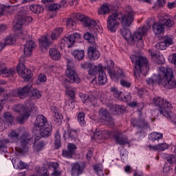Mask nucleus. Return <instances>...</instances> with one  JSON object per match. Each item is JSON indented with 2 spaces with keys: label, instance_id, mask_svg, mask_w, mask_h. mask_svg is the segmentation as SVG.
Masks as SVG:
<instances>
[{
  "label": "nucleus",
  "instance_id": "1",
  "mask_svg": "<svg viewBox=\"0 0 176 176\" xmlns=\"http://www.w3.org/2000/svg\"><path fill=\"white\" fill-rule=\"evenodd\" d=\"M160 73L157 75H154L153 77L148 78L146 80L147 85L149 86H154V85H159L165 89L173 87V85L170 84V78H173V69L168 66L160 67Z\"/></svg>",
  "mask_w": 176,
  "mask_h": 176
},
{
  "label": "nucleus",
  "instance_id": "2",
  "mask_svg": "<svg viewBox=\"0 0 176 176\" xmlns=\"http://www.w3.org/2000/svg\"><path fill=\"white\" fill-rule=\"evenodd\" d=\"M130 59L135 65L133 68L135 78H140V74L144 75V76L148 75L149 63L146 57L141 55L133 54L130 56Z\"/></svg>",
  "mask_w": 176,
  "mask_h": 176
},
{
  "label": "nucleus",
  "instance_id": "3",
  "mask_svg": "<svg viewBox=\"0 0 176 176\" xmlns=\"http://www.w3.org/2000/svg\"><path fill=\"white\" fill-rule=\"evenodd\" d=\"M153 103L160 112V115L168 117V111L173 109L171 102H168V100L161 97H155L153 100Z\"/></svg>",
  "mask_w": 176,
  "mask_h": 176
},
{
  "label": "nucleus",
  "instance_id": "4",
  "mask_svg": "<svg viewBox=\"0 0 176 176\" xmlns=\"http://www.w3.org/2000/svg\"><path fill=\"white\" fill-rule=\"evenodd\" d=\"M52 124H48L41 128L37 126L36 129H32V133L35 135L34 144H36V141H39L41 138H49L52 135Z\"/></svg>",
  "mask_w": 176,
  "mask_h": 176
},
{
  "label": "nucleus",
  "instance_id": "5",
  "mask_svg": "<svg viewBox=\"0 0 176 176\" xmlns=\"http://www.w3.org/2000/svg\"><path fill=\"white\" fill-rule=\"evenodd\" d=\"M25 61V57L21 56L19 58V63L16 66V71L21 78L24 79L25 82H29V80L32 78V72L31 69H27L24 65Z\"/></svg>",
  "mask_w": 176,
  "mask_h": 176
},
{
  "label": "nucleus",
  "instance_id": "6",
  "mask_svg": "<svg viewBox=\"0 0 176 176\" xmlns=\"http://www.w3.org/2000/svg\"><path fill=\"white\" fill-rule=\"evenodd\" d=\"M146 32H148V28L146 26L140 27L133 33V35L131 34V37L126 38L125 41H126L129 46H134L136 42L142 41V37Z\"/></svg>",
  "mask_w": 176,
  "mask_h": 176
},
{
  "label": "nucleus",
  "instance_id": "7",
  "mask_svg": "<svg viewBox=\"0 0 176 176\" xmlns=\"http://www.w3.org/2000/svg\"><path fill=\"white\" fill-rule=\"evenodd\" d=\"M79 39H80V34L76 32L73 33L67 36H65L60 41V49H61V50L65 49V43L67 44L68 49L72 47L75 42Z\"/></svg>",
  "mask_w": 176,
  "mask_h": 176
},
{
  "label": "nucleus",
  "instance_id": "8",
  "mask_svg": "<svg viewBox=\"0 0 176 176\" xmlns=\"http://www.w3.org/2000/svg\"><path fill=\"white\" fill-rule=\"evenodd\" d=\"M133 23L134 21V17L132 13H129L126 15L120 16L118 13H113L109 16L107 23Z\"/></svg>",
  "mask_w": 176,
  "mask_h": 176
},
{
  "label": "nucleus",
  "instance_id": "9",
  "mask_svg": "<svg viewBox=\"0 0 176 176\" xmlns=\"http://www.w3.org/2000/svg\"><path fill=\"white\" fill-rule=\"evenodd\" d=\"M66 21L67 23H75L76 21H80V23H96V21L81 12H73L67 19Z\"/></svg>",
  "mask_w": 176,
  "mask_h": 176
},
{
  "label": "nucleus",
  "instance_id": "10",
  "mask_svg": "<svg viewBox=\"0 0 176 176\" xmlns=\"http://www.w3.org/2000/svg\"><path fill=\"white\" fill-rule=\"evenodd\" d=\"M14 112H17L18 113H20L23 111V116L19 118V123L21 124L22 123H24V121L25 119H28L30 116H31L32 111L31 109L28 107H25V106H23L21 104H16L14 107Z\"/></svg>",
  "mask_w": 176,
  "mask_h": 176
},
{
  "label": "nucleus",
  "instance_id": "11",
  "mask_svg": "<svg viewBox=\"0 0 176 176\" xmlns=\"http://www.w3.org/2000/svg\"><path fill=\"white\" fill-rule=\"evenodd\" d=\"M111 91L113 93V95L117 100L119 101H123L124 102H129L131 101V94L127 91H120L116 87H112Z\"/></svg>",
  "mask_w": 176,
  "mask_h": 176
},
{
  "label": "nucleus",
  "instance_id": "12",
  "mask_svg": "<svg viewBox=\"0 0 176 176\" xmlns=\"http://www.w3.org/2000/svg\"><path fill=\"white\" fill-rule=\"evenodd\" d=\"M23 25L24 23H16L13 26L14 35L16 38H20L23 41H27V39H30V35L27 31H23L21 28H23Z\"/></svg>",
  "mask_w": 176,
  "mask_h": 176
},
{
  "label": "nucleus",
  "instance_id": "13",
  "mask_svg": "<svg viewBox=\"0 0 176 176\" xmlns=\"http://www.w3.org/2000/svg\"><path fill=\"white\" fill-rule=\"evenodd\" d=\"M76 145L74 143H68L67 149H63L62 151V156L66 159H72V156L76 155Z\"/></svg>",
  "mask_w": 176,
  "mask_h": 176
},
{
  "label": "nucleus",
  "instance_id": "14",
  "mask_svg": "<svg viewBox=\"0 0 176 176\" xmlns=\"http://www.w3.org/2000/svg\"><path fill=\"white\" fill-rule=\"evenodd\" d=\"M87 166V164L85 162H82L80 163L76 162L74 164L71 174L72 176H79L83 174V171H85V168Z\"/></svg>",
  "mask_w": 176,
  "mask_h": 176
},
{
  "label": "nucleus",
  "instance_id": "15",
  "mask_svg": "<svg viewBox=\"0 0 176 176\" xmlns=\"http://www.w3.org/2000/svg\"><path fill=\"white\" fill-rule=\"evenodd\" d=\"M67 130L63 131L64 140H71V141H75L78 138V130L71 129L69 124H66Z\"/></svg>",
  "mask_w": 176,
  "mask_h": 176
},
{
  "label": "nucleus",
  "instance_id": "16",
  "mask_svg": "<svg viewBox=\"0 0 176 176\" xmlns=\"http://www.w3.org/2000/svg\"><path fill=\"white\" fill-rule=\"evenodd\" d=\"M3 120L2 118H0V131H2L3 130V127L5 126H10L13 124V122L14 120V117L12 116V113L10 112H6L3 114Z\"/></svg>",
  "mask_w": 176,
  "mask_h": 176
},
{
  "label": "nucleus",
  "instance_id": "17",
  "mask_svg": "<svg viewBox=\"0 0 176 176\" xmlns=\"http://www.w3.org/2000/svg\"><path fill=\"white\" fill-rule=\"evenodd\" d=\"M30 142H31V135L27 132L23 133L20 138L21 152H27L28 151Z\"/></svg>",
  "mask_w": 176,
  "mask_h": 176
},
{
  "label": "nucleus",
  "instance_id": "18",
  "mask_svg": "<svg viewBox=\"0 0 176 176\" xmlns=\"http://www.w3.org/2000/svg\"><path fill=\"white\" fill-rule=\"evenodd\" d=\"M99 115L100 116V122H104V123H107L110 126H113L114 122L113 118L111 116V114L108 111L104 109H101L99 112Z\"/></svg>",
  "mask_w": 176,
  "mask_h": 176
},
{
  "label": "nucleus",
  "instance_id": "19",
  "mask_svg": "<svg viewBox=\"0 0 176 176\" xmlns=\"http://www.w3.org/2000/svg\"><path fill=\"white\" fill-rule=\"evenodd\" d=\"M53 42L47 37V36H41L38 39V45L41 52H46L50 47Z\"/></svg>",
  "mask_w": 176,
  "mask_h": 176
},
{
  "label": "nucleus",
  "instance_id": "20",
  "mask_svg": "<svg viewBox=\"0 0 176 176\" xmlns=\"http://www.w3.org/2000/svg\"><path fill=\"white\" fill-rule=\"evenodd\" d=\"M113 138L118 145H127L129 144V138L122 133L118 132L114 134Z\"/></svg>",
  "mask_w": 176,
  "mask_h": 176
},
{
  "label": "nucleus",
  "instance_id": "21",
  "mask_svg": "<svg viewBox=\"0 0 176 176\" xmlns=\"http://www.w3.org/2000/svg\"><path fill=\"white\" fill-rule=\"evenodd\" d=\"M121 25L122 27L120 29V32L122 36L126 40L131 36V31H130V27H131V23H122Z\"/></svg>",
  "mask_w": 176,
  "mask_h": 176
},
{
  "label": "nucleus",
  "instance_id": "22",
  "mask_svg": "<svg viewBox=\"0 0 176 176\" xmlns=\"http://www.w3.org/2000/svg\"><path fill=\"white\" fill-rule=\"evenodd\" d=\"M47 124H49V122H47V118H46L43 115L39 114L36 118L34 126L32 130H35L36 127L40 129L41 127H43Z\"/></svg>",
  "mask_w": 176,
  "mask_h": 176
},
{
  "label": "nucleus",
  "instance_id": "23",
  "mask_svg": "<svg viewBox=\"0 0 176 176\" xmlns=\"http://www.w3.org/2000/svg\"><path fill=\"white\" fill-rule=\"evenodd\" d=\"M30 91H31V86L25 85L16 90V96L19 97V98L24 100V98L28 96Z\"/></svg>",
  "mask_w": 176,
  "mask_h": 176
},
{
  "label": "nucleus",
  "instance_id": "24",
  "mask_svg": "<svg viewBox=\"0 0 176 176\" xmlns=\"http://www.w3.org/2000/svg\"><path fill=\"white\" fill-rule=\"evenodd\" d=\"M65 74L67 78L69 79L70 83H74L75 82H78L79 77L78 76V74L76 71L72 68H67L65 71Z\"/></svg>",
  "mask_w": 176,
  "mask_h": 176
},
{
  "label": "nucleus",
  "instance_id": "25",
  "mask_svg": "<svg viewBox=\"0 0 176 176\" xmlns=\"http://www.w3.org/2000/svg\"><path fill=\"white\" fill-rule=\"evenodd\" d=\"M35 49V43L30 40L26 42V44L24 45L23 53L27 57H30L32 54V51Z\"/></svg>",
  "mask_w": 176,
  "mask_h": 176
},
{
  "label": "nucleus",
  "instance_id": "26",
  "mask_svg": "<svg viewBox=\"0 0 176 176\" xmlns=\"http://www.w3.org/2000/svg\"><path fill=\"white\" fill-rule=\"evenodd\" d=\"M12 163L15 167V168H19V170H24V169H28L30 168V165L23 161H21L20 159H12Z\"/></svg>",
  "mask_w": 176,
  "mask_h": 176
},
{
  "label": "nucleus",
  "instance_id": "27",
  "mask_svg": "<svg viewBox=\"0 0 176 176\" xmlns=\"http://www.w3.org/2000/svg\"><path fill=\"white\" fill-rule=\"evenodd\" d=\"M14 68L12 67L10 69H8L6 65H5L3 62H0V75L12 76V75H14Z\"/></svg>",
  "mask_w": 176,
  "mask_h": 176
},
{
  "label": "nucleus",
  "instance_id": "28",
  "mask_svg": "<svg viewBox=\"0 0 176 176\" xmlns=\"http://www.w3.org/2000/svg\"><path fill=\"white\" fill-rule=\"evenodd\" d=\"M88 58L91 60H98L100 58V52L97 50V48L94 47H89L87 51Z\"/></svg>",
  "mask_w": 176,
  "mask_h": 176
},
{
  "label": "nucleus",
  "instance_id": "29",
  "mask_svg": "<svg viewBox=\"0 0 176 176\" xmlns=\"http://www.w3.org/2000/svg\"><path fill=\"white\" fill-rule=\"evenodd\" d=\"M80 98H81L84 104H89V102H94L96 101V96L91 94H80Z\"/></svg>",
  "mask_w": 176,
  "mask_h": 176
},
{
  "label": "nucleus",
  "instance_id": "30",
  "mask_svg": "<svg viewBox=\"0 0 176 176\" xmlns=\"http://www.w3.org/2000/svg\"><path fill=\"white\" fill-rule=\"evenodd\" d=\"M153 30L155 35H162L164 34V24L154 23L153 25Z\"/></svg>",
  "mask_w": 176,
  "mask_h": 176
},
{
  "label": "nucleus",
  "instance_id": "31",
  "mask_svg": "<svg viewBox=\"0 0 176 176\" xmlns=\"http://www.w3.org/2000/svg\"><path fill=\"white\" fill-rule=\"evenodd\" d=\"M63 28H56L54 29L50 34L51 41H57L63 34Z\"/></svg>",
  "mask_w": 176,
  "mask_h": 176
},
{
  "label": "nucleus",
  "instance_id": "32",
  "mask_svg": "<svg viewBox=\"0 0 176 176\" xmlns=\"http://www.w3.org/2000/svg\"><path fill=\"white\" fill-rule=\"evenodd\" d=\"M102 69H104L102 67V64L100 63L98 66H91L88 70V74L91 76H94V75H97L98 72L100 74Z\"/></svg>",
  "mask_w": 176,
  "mask_h": 176
},
{
  "label": "nucleus",
  "instance_id": "33",
  "mask_svg": "<svg viewBox=\"0 0 176 176\" xmlns=\"http://www.w3.org/2000/svg\"><path fill=\"white\" fill-rule=\"evenodd\" d=\"M32 18L30 16L16 15L14 19V23H32Z\"/></svg>",
  "mask_w": 176,
  "mask_h": 176
},
{
  "label": "nucleus",
  "instance_id": "34",
  "mask_svg": "<svg viewBox=\"0 0 176 176\" xmlns=\"http://www.w3.org/2000/svg\"><path fill=\"white\" fill-rule=\"evenodd\" d=\"M19 137H20V134H19L15 131H12L8 135V138L6 139V143L12 144L16 142L19 140Z\"/></svg>",
  "mask_w": 176,
  "mask_h": 176
},
{
  "label": "nucleus",
  "instance_id": "35",
  "mask_svg": "<svg viewBox=\"0 0 176 176\" xmlns=\"http://www.w3.org/2000/svg\"><path fill=\"white\" fill-rule=\"evenodd\" d=\"M110 111L113 115H119V113H123L124 109L119 104H112L110 106Z\"/></svg>",
  "mask_w": 176,
  "mask_h": 176
},
{
  "label": "nucleus",
  "instance_id": "36",
  "mask_svg": "<svg viewBox=\"0 0 176 176\" xmlns=\"http://www.w3.org/2000/svg\"><path fill=\"white\" fill-rule=\"evenodd\" d=\"M106 64L104 69H107L108 74L111 76L115 72V63L112 60H108L106 61Z\"/></svg>",
  "mask_w": 176,
  "mask_h": 176
},
{
  "label": "nucleus",
  "instance_id": "37",
  "mask_svg": "<svg viewBox=\"0 0 176 176\" xmlns=\"http://www.w3.org/2000/svg\"><path fill=\"white\" fill-rule=\"evenodd\" d=\"M50 57L52 60H58L59 58H61V54L60 52L56 48H51L49 51Z\"/></svg>",
  "mask_w": 176,
  "mask_h": 176
},
{
  "label": "nucleus",
  "instance_id": "38",
  "mask_svg": "<svg viewBox=\"0 0 176 176\" xmlns=\"http://www.w3.org/2000/svg\"><path fill=\"white\" fill-rule=\"evenodd\" d=\"M61 148V136L60 132L56 131L54 134V149H60Z\"/></svg>",
  "mask_w": 176,
  "mask_h": 176
},
{
  "label": "nucleus",
  "instance_id": "39",
  "mask_svg": "<svg viewBox=\"0 0 176 176\" xmlns=\"http://www.w3.org/2000/svg\"><path fill=\"white\" fill-rule=\"evenodd\" d=\"M72 54L74 56L75 60L80 61L81 60H83V58L85 57V50H76L73 51Z\"/></svg>",
  "mask_w": 176,
  "mask_h": 176
},
{
  "label": "nucleus",
  "instance_id": "40",
  "mask_svg": "<svg viewBox=\"0 0 176 176\" xmlns=\"http://www.w3.org/2000/svg\"><path fill=\"white\" fill-rule=\"evenodd\" d=\"M111 78H114L115 79H120V80H122V79H124V78L126 77V74H124V72H123V71H122V69H119L117 72H113V73H112L111 74Z\"/></svg>",
  "mask_w": 176,
  "mask_h": 176
},
{
  "label": "nucleus",
  "instance_id": "41",
  "mask_svg": "<svg viewBox=\"0 0 176 176\" xmlns=\"http://www.w3.org/2000/svg\"><path fill=\"white\" fill-rule=\"evenodd\" d=\"M107 74L104 72V69L99 73V76L98 77V82L99 85H104L107 83Z\"/></svg>",
  "mask_w": 176,
  "mask_h": 176
},
{
  "label": "nucleus",
  "instance_id": "42",
  "mask_svg": "<svg viewBox=\"0 0 176 176\" xmlns=\"http://www.w3.org/2000/svg\"><path fill=\"white\" fill-rule=\"evenodd\" d=\"M162 138H163V134L159 133L157 132L151 133L148 135V139L150 141H152V142L159 141V140H162Z\"/></svg>",
  "mask_w": 176,
  "mask_h": 176
},
{
  "label": "nucleus",
  "instance_id": "43",
  "mask_svg": "<svg viewBox=\"0 0 176 176\" xmlns=\"http://www.w3.org/2000/svg\"><path fill=\"white\" fill-rule=\"evenodd\" d=\"M109 13V6L107 3H104L100 8L98 9V14H107Z\"/></svg>",
  "mask_w": 176,
  "mask_h": 176
},
{
  "label": "nucleus",
  "instance_id": "44",
  "mask_svg": "<svg viewBox=\"0 0 176 176\" xmlns=\"http://www.w3.org/2000/svg\"><path fill=\"white\" fill-rule=\"evenodd\" d=\"M164 157L169 164H176V155L164 154Z\"/></svg>",
  "mask_w": 176,
  "mask_h": 176
},
{
  "label": "nucleus",
  "instance_id": "45",
  "mask_svg": "<svg viewBox=\"0 0 176 176\" xmlns=\"http://www.w3.org/2000/svg\"><path fill=\"white\" fill-rule=\"evenodd\" d=\"M85 117L86 114H85V112L83 111H81L78 114V122L81 126H86V121L85 120Z\"/></svg>",
  "mask_w": 176,
  "mask_h": 176
},
{
  "label": "nucleus",
  "instance_id": "46",
  "mask_svg": "<svg viewBox=\"0 0 176 176\" xmlns=\"http://www.w3.org/2000/svg\"><path fill=\"white\" fill-rule=\"evenodd\" d=\"M53 123L60 126L63 123V116L60 113L54 115Z\"/></svg>",
  "mask_w": 176,
  "mask_h": 176
},
{
  "label": "nucleus",
  "instance_id": "47",
  "mask_svg": "<svg viewBox=\"0 0 176 176\" xmlns=\"http://www.w3.org/2000/svg\"><path fill=\"white\" fill-rule=\"evenodd\" d=\"M119 24H120L119 23H108L107 30L110 31V32H116V30Z\"/></svg>",
  "mask_w": 176,
  "mask_h": 176
},
{
  "label": "nucleus",
  "instance_id": "48",
  "mask_svg": "<svg viewBox=\"0 0 176 176\" xmlns=\"http://www.w3.org/2000/svg\"><path fill=\"white\" fill-rule=\"evenodd\" d=\"M6 140H0V153H6L8 152V143H6Z\"/></svg>",
  "mask_w": 176,
  "mask_h": 176
},
{
  "label": "nucleus",
  "instance_id": "49",
  "mask_svg": "<svg viewBox=\"0 0 176 176\" xmlns=\"http://www.w3.org/2000/svg\"><path fill=\"white\" fill-rule=\"evenodd\" d=\"M43 148H45V142L41 141L34 144V149L36 152H41Z\"/></svg>",
  "mask_w": 176,
  "mask_h": 176
},
{
  "label": "nucleus",
  "instance_id": "50",
  "mask_svg": "<svg viewBox=\"0 0 176 176\" xmlns=\"http://www.w3.org/2000/svg\"><path fill=\"white\" fill-rule=\"evenodd\" d=\"M14 42H16L14 37H13L12 35H10L6 37L4 45L6 46V45H8V46H10L11 45H14Z\"/></svg>",
  "mask_w": 176,
  "mask_h": 176
},
{
  "label": "nucleus",
  "instance_id": "51",
  "mask_svg": "<svg viewBox=\"0 0 176 176\" xmlns=\"http://www.w3.org/2000/svg\"><path fill=\"white\" fill-rule=\"evenodd\" d=\"M160 23H171V16L168 15L159 16Z\"/></svg>",
  "mask_w": 176,
  "mask_h": 176
},
{
  "label": "nucleus",
  "instance_id": "52",
  "mask_svg": "<svg viewBox=\"0 0 176 176\" xmlns=\"http://www.w3.org/2000/svg\"><path fill=\"white\" fill-rule=\"evenodd\" d=\"M10 12V7L0 6V16L6 14V13H9Z\"/></svg>",
  "mask_w": 176,
  "mask_h": 176
},
{
  "label": "nucleus",
  "instance_id": "53",
  "mask_svg": "<svg viewBox=\"0 0 176 176\" xmlns=\"http://www.w3.org/2000/svg\"><path fill=\"white\" fill-rule=\"evenodd\" d=\"M94 170L96 174L98 176L104 175V173L102 172V168L98 164H96L94 166Z\"/></svg>",
  "mask_w": 176,
  "mask_h": 176
},
{
  "label": "nucleus",
  "instance_id": "54",
  "mask_svg": "<svg viewBox=\"0 0 176 176\" xmlns=\"http://www.w3.org/2000/svg\"><path fill=\"white\" fill-rule=\"evenodd\" d=\"M155 48L157 49L158 50H166V49H167V45H166L164 41L162 40L155 45Z\"/></svg>",
  "mask_w": 176,
  "mask_h": 176
},
{
  "label": "nucleus",
  "instance_id": "55",
  "mask_svg": "<svg viewBox=\"0 0 176 176\" xmlns=\"http://www.w3.org/2000/svg\"><path fill=\"white\" fill-rule=\"evenodd\" d=\"M138 129H148V123L144 119L139 118Z\"/></svg>",
  "mask_w": 176,
  "mask_h": 176
},
{
  "label": "nucleus",
  "instance_id": "56",
  "mask_svg": "<svg viewBox=\"0 0 176 176\" xmlns=\"http://www.w3.org/2000/svg\"><path fill=\"white\" fill-rule=\"evenodd\" d=\"M60 8H61L60 4L52 3L49 6L48 9L50 12H56V10H58Z\"/></svg>",
  "mask_w": 176,
  "mask_h": 176
},
{
  "label": "nucleus",
  "instance_id": "57",
  "mask_svg": "<svg viewBox=\"0 0 176 176\" xmlns=\"http://www.w3.org/2000/svg\"><path fill=\"white\" fill-rule=\"evenodd\" d=\"M32 97L34 98V100H38L42 97V95H41V92L38 89H33L31 91Z\"/></svg>",
  "mask_w": 176,
  "mask_h": 176
},
{
  "label": "nucleus",
  "instance_id": "58",
  "mask_svg": "<svg viewBox=\"0 0 176 176\" xmlns=\"http://www.w3.org/2000/svg\"><path fill=\"white\" fill-rule=\"evenodd\" d=\"M84 39H85V41H89V43H91V42H94V36L89 32H86L84 34Z\"/></svg>",
  "mask_w": 176,
  "mask_h": 176
},
{
  "label": "nucleus",
  "instance_id": "59",
  "mask_svg": "<svg viewBox=\"0 0 176 176\" xmlns=\"http://www.w3.org/2000/svg\"><path fill=\"white\" fill-rule=\"evenodd\" d=\"M163 39V41L164 43H165V45L167 47H168V46H170V45H173V38L168 36H165Z\"/></svg>",
  "mask_w": 176,
  "mask_h": 176
},
{
  "label": "nucleus",
  "instance_id": "60",
  "mask_svg": "<svg viewBox=\"0 0 176 176\" xmlns=\"http://www.w3.org/2000/svg\"><path fill=\"white\" fill-rule=\"evenodd\" d=\"M166 5V0H157L154 6L155 9H159V8H163Z\"/></svg>",
  "mask_w": 176,
  "mask_h": 176
},
{
  "label": "nucleus",
  "instance_id": "61",
  "mask_svg": "<svg viewBox=\"0 0 176 176\" xmlns=\"http://www.w3.org/2000/svg\"><path fill=\"white\" fill-rule=\"evenodd\" d=\"M157 64H161L163 65L166 63V60L164 59V56L163 55H159L156 59Z\"/></svg>",
  "mask_w": 176,
  "mask_h": 176
},
{
  "label": "nucleus",
  "instance_id": "62",
  "mask_svg": "<svg viewBox=\"0 0 176 176\" xmlns=\"http://www.w3.org/2000/svg\"><path fill=\"white\" fill-rule=\"evenodd\" d=\"M169 63L174 64V65L176 67V53L172 54L169 56Z\"/></svg>",
  "mask_w": 176,
  "mask_h": 176
},
{
  "label": "nucleus",
  "instance_id": "63",
  "mask_svg": "<svg viewBox=\"0 0 176 176\" xmlns=\"http://www.w3.org/2000/svg\"><path fill=\"white\" fill-rule=\"evenodd\" d=\"M165 118H167V119H170L171 123L175 124L176 126V116L175 115H170V111H168V116H165Z\"/></svg>",
  "mask_w": 176,
  "mask_h": 176
},
{
  "label": "nucleus",
  "instance_id": "64",
  "mask_svg": "<svg viewBox=\"0 0 176 176\" xmlns=\"http://www.w3.org/2000/svg\"><path fill=\"white\" fill-rule=\"evenodd\" d=\"M94 138L95 140H104V136H102V133L101 132L98 131L94 134Z\"/></svg>",
  "mask_w": 176,
  "mask_h": 176
}]
</instances>
